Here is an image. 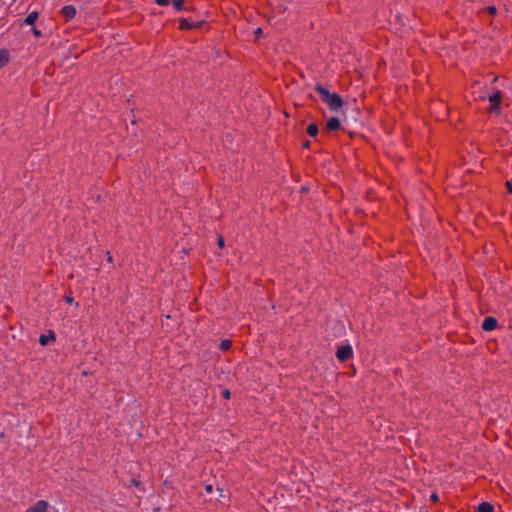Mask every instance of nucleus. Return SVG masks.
Returning <instances> with one entry per match:
<instances>
[{
    "label": "nucleus",
    "mask_w": 512,
    "mask_h": 512,
    "mask_svg": "<svg viewBox=\"0 0 512 512\" xmlns=\"http://www.w3.org/2000/svg\"><path fill=\"white\" fill-rule=\"evenodd\" d=\"M315 90L319 93L322 101L328 105L331 111L337 112L342 108L343 100L339 94L329 92L320 84L315 86Z\"/></svg>",
    "instance_id": "obj_1"
},
{
    "label": "nucleus",
    "mask_w": 512,
    "mask_h": 512,
    "mask_svg": "<svg viewBox=\"0 0 512 512\" xmlns=\"http://www.w3.org/2000/svg\"><path fill=\"white\" fill-rule=\"evenodd\" d=\"M26 512H57V510L55 509V507L51 506L47 501L38 500L30 508H28Z\"/></svg>",
    "instance_id": "obj_2"
},
{
    "label": "nucleus",
    "mask_w": 512,
    "mask_h": 512,
    "mask_svg": "<svg viewBox=\"0 0 512 512\" xmlns=\"http://www.w3.org/2000/svg\"><path fill=\"white\" fill-rule=\"evenodd\" d=\"M501 99H502V94L498 90L493 92V93H491L488 96V100L490 101V107H489V111L490 112H493V113H499L500 112L499 104L501 102Z\"/></svg>",
    "instance_id": "obj_3"
},
{
    "label": "nucleus",
    "mask_w": 512,
    "mask_h": 512,
    "mask_svg": "<svg viewBox=\"0 0 512 512\" xmlns=\"http://www.w3.org/2000/svg\"><path fill=\"white\" fill-rule=\"evenodd\" d=\"M353 355V349L350 345L341 346L338 348L336 356L337 358L344 362L350 359Z\"/></svg>",
    "instance_id": "obj_4"
},
{
    "label": "nucleus",
    "mask_w": 512,
    "mask_h": 512,
    "mask_svg": "<svg viewBox=\"0 0 512 512\" xmlns=\"http://www.w3.org/2000/svg\"><path fill=\"white\" fill-rule=\"evenodd\" d=\"M497 320L494 317H486L482 323V329L485 331H493L497 327Z\"/></svg>",
    "instance_id": "obj_5"
},
{
    "label": "nucleus",
    "mask_w": 512,
    "mask_h": 512,
    "mask_svg": "<svg viewBox=\"0 0 512 512\" xmlns=\"http://www.w3.org/2000/svg\"><path fill=\"white\" fill-rule=\"evenodd\" d=\"M62 15L66 20H71L76 16V8L72 5H66L61 9Z\"/></svg>",
    "instance_id": "obj_6"
},
{
    "label": "nucleus",
    "mask_w": 512,
    "mask_h": 512,
    "mask_svg": "<svg viewBox=\"0 0 512 512\" xmlns=\"http://www.w3.org/2000/svg\"><path fill=\"white\" fill-rule=\"evenodd\" d=\"M340 127V121L337 117L330 118L326 123V128L329 131H335Z\"/></svg>",
    "instance_id": "obj_7"
},
{
    "label": "nucleus",
    "mask_w": 512,
    "mask_h": 512,
    "mask_svg": "<svg viewBox=\"0 0 512 512\" xmlns=\"http://www.w3.org/2000/svg\"><path fill=\"white\" fill-rule=\"evenodd\" d=\"M9 62V52L6 49H0V69Z\"/></svg>",
    "instance_id": "obj_8"
},
{
    "label": "nucleus",
    "mask_w": 512,
    "mask_h": 512,
    "mask_svg": "<svg viewBox=\"0 0 512 512\" xmlns=\"http://www.w3.org/2000/svg\"><path fill=\"white\" fill-rule=\"evenodd\" d=\"M477 510L478 512H494V507L488 502H483L478 506Z\"/></svg>",
    "instance_id": "obj_9"
},
{
    "label": "nucleus",
    "mask_w": 512,
    "mask_h": 512,
    "mask_svg": "<svg viewBox=\"0 0 512 512\" xmlns=\"http://www.w3.org/2000/svg\"><path fill=\"white\" fill-rule=\"evenodd\" d=\"M37 19L38 13L36 11H33L27 15V17L25 18V23L28 25H32L36 22Z\"/></svg>",
    "instance_id": "obj_10"
},
{
    "label": "nucleus",
    "mask_w": 512,
    "mask_h": 512,
    "mask_svg": "<svg viewBox=\"0 0 512 512\" xmlns=\"http://www.w3.org/2000/svg\"><path fill=\"white\" fill-rule=\"evenodd\" d=\"M195 27H200V23H190L188 20L186 19H183L181 22H180V28L181 29H190V28H195Z\"/></svg>",
    "instance_id": "obj_11"
},
{
    "label": "nucleus",
    "mask_w": 512,
    "mask_h": 512,
    "mask_svg": "<svg viewBox=\"0 0 512 512\" xmlns=\"http://www.w3.org/2000/svg\"><path fill=\"white\" fill-rule=\"evenodd\" d=\"M307 133L311 137H315L318 134V126L314 123L309 124L307 127Z\"/></svg>",
    "instance_id": "obj_12"
},
{
    "label": "nucleus",
    "mask_w": 512,
    "mask_h": 512,
    "mask_svg": "<svg viewBox=\"0 0 512 512\" xmlns=\"http://www.w3.org/2000/svg\"><path fill=\"white\" fill-rule=\"evenodd\" d=\"M230 347H231V341H230V340H228V339H224V340H222V341L220 342V344H219V348H220V350H222V351H226V350H228Z\"/></svg>",
    "instance_id": "obj_13"
},
{
    "label": "nucleus",
    "mask_w": 512,
    "mask_h": 512,
    "mask_svg": "<svg viewBox=\"0 0 512 512\" xmlns=\"http://www.w3.org/2000/svg\"><path fill=\"white\" fill-rule=\"evenodd\" d=\"M184 0H173L172 4L177 10H181L183 8Z\"/></svg>",
    "instance_id": "obj_14"
},
{
    "label": "nucleus",
    "mask_w": 512,
    "mask_h": 512,
    "mask_svg": "<svg viewBox=\"0 0 512 512\" xmlns=\"http://www.w3.org/2000/svg\"><path fill=\"white\" fill-rule=\"evenodd\" d=\"M48 336L46 335H41L40 338H39V343L43 346H45L48 342Z\"/></svg>",
    "instance_id": "obj_15"
},
{
    "label": "nucleus",
    "mask_w": 512,
    "mask_h": 512,
    "mask_svg": "<svg viewBox=\"0 0 512 512\" xmlns=\"http://www.w3.org/2000/svg\"><path fill=\"white\" fill-rule=\"evenodd\" d=\"M155 2L160 6H167L169 4V0H155Z\"/></svg>",
    "instance_id": "obj_16"
},
{
    "label": "nucleus",
    "mask_w": 512,
    "mask_h": 512,
    "mask_svg": "<svg viewBox=\"0 0 512 512\" xmlns=\"http://www.w3.org/2000/svg\"><path fill=\"white\" fill-rule=\"evenodd\" d=\"M262 33H263V30H262L261 28H257V29H255V31H254V34H255V36H256L257 38L261 37Z\"/></svg>",
    "instance_id": "obj_17"
},
{
    "label": "nucleus",
    "mask_w": 512,
    "mask_h": 512,
    "mask_svg": "<svg viewBox=\"0 0 512 512\" xmlns=\"http://www.w3.org/2000/svg\"><path fill=\"white\" fill-rule=\"evenodd\" d=\"M65 301L68 303V304H72L73 301H74V298L71 296V295H66L65 296Z\"/></svg>",
    "instance_id": "obj_18"
},
{
    "label": "nucleus",
    "mask_w": 512,
    "mask_h": 512,
    "mask_svg": "<svg viewBox=\"0 0 512 512\" xmlns=\"http://www.w3.org/2000/svg\"><path fill=\"white\" fill-rule=\"evenodd\" d=\"M218 245L221 248L224 246V238L222 236L218 237Z\"/></svg>",
    "instance_id": "obj_19"
},
{
    "label": "nucleus",
    "mask_w": 512,
    "mask_h": 512,
    "mask_svg": "<svg viewBox=\"0 0 512 512\" xmlns=\"http://www.w3.org/2000/svg\"><path fill=\"white\" fill-rule=\"evenodd\" d=\"M506 187H507V190L509 191V193H512V183L510 181H507Z\"/></svg>",
    "instance_id": "obj_20"
},
{
    "label": "nucleus",
    "mask_w": 512,
    "mask_h": 512,
    "mask_svg": "<svg viewBox=\"0 0 512 512\" xmlns=\"http://www.w3.org/2000/svg\"><path fill=\"white\" fill-rule=\"evenodd\" d=\"M223 396H224L226 399H229V398H230V392H229V390H224V391H223Z\"/></svg>",
    "instance_id": "obj_21"
},
{
    "label": "nucleus",
    "mask_w": 512,
    "mask_h": 512,
    "mask_svg": "<svg viewBox=\"0 0 512 512\" xmlns=\"http://www.w3.org/2000/svg\"><path fill=\"white\" fill-rule=\"evenodd\" d=\"M488 11L491 13V14H495L496 13V8L494 6H490L488 7Z\"/></svg>",
    "instance_id": "obj_22"
},
{
    "label": "nucleus",
    "mask_w": 512,
    "mask_h": 512,
    "mask_svg": "<svg viewBox=\"0 0 512 512\" xmlns=\"http://www.w3.org/2000/svg\"><path fill=\"white\" fill-rule=\"evenodd\" d=\"M431 500H432V501H434V502L438 501V496H437V494H432V495H431Z\"/></svg>",
    "instance_id": "obj_23"
},
{
    "label": "nucleus",
    "mask_w": 512,
    "mask_h": 512,
    "mask_svg": "<svg viewBox=\"0 0 512 512\" xmlns=\"http://www.w3.org/2000/svg\"><path fill=\"white\" fill-rule=\"evenodd\" d=\"M107 260H108L109 262H111V261H112V255L110 254V252H107Z\"/></svg>",
    "instance_id": "obj_24"
},
{
    "label": "nucleus",
    "mask_w": 512,
    "mask_h": 512,
    "mask_svg": "<svg viewBox=\"0 0 512 512\" xmlns=\"http://www.w3.org/2000/svg\"><path fill=\"white\" fill-rule=\"evenodd\" d=\"M206 489H207V491H208V492H211V490H212V486L208 485V486L206 487Z\"/></svg>",
    "instance_id": "obj_25"
},
{
    "label": "nucleus",
    "mask_w": 512,
    "mask_h": 512,
    "mask_svg": "<svg viewBox=\"0 0 512 512\" xmlns=\"http://www.w3.org/2000/svg\"><path fill=\"white\" fill-rule=\"evenodd\" d=\"M34 34H35V35H40V31H38V30H36V29H35V30H34Z\"/></svg>",
    "instance_id": "obj_26"
}]
</instances>
